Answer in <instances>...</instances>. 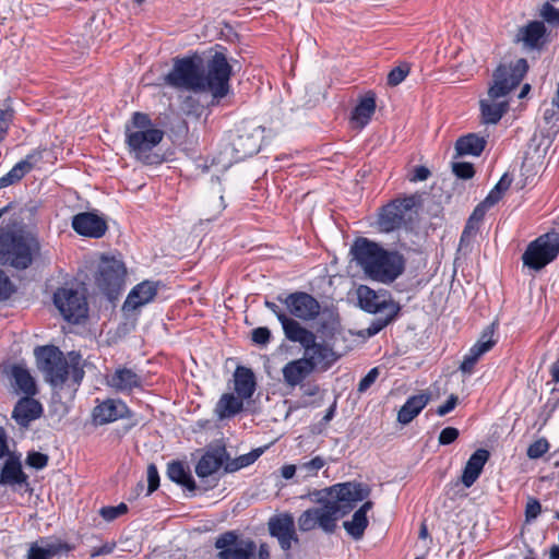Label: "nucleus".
I'll return each mask as SVG.
<instances>
[{"label": "nucleus", "mask_w": 559, "mask_h": 559, "mask_svg": "<svg viewBox=\"0 0 559 559\" xmlns=\"http://www.w3.org/2000/svg\"><path fill=\"white\" fill-rule=\"evenodd\" d=\"M429 401L430 395L427 393L409 396L397 413V421L402 425L409 424L420 414Z\"/></svg>", "instance_id": "30"}, {"label": "nucleus", "mask_w": 559, "mask_h": 559, "mask_svg": "<svg viewBox=\"0 0 559 559\" xmlns=\"http://www.w3.org/2000/svg\"><path fill=\"white\" fill-rule=\"evenodd\" d=\"M480 357L481 356L473 347H471L460 365V370L465 374H472L474 367Z\"/></svg>", "instance_id": "50"}, {"label": "nucleus", "mask_w": 559, "mask_h": 559, "mask_svg": "<svg viewBox=\"0 0 559 559\" xmlns=\"http://www.w3.org/2000/svg\"><path fill=\"white\" fill-rule=\"evenodd\" d=\"M73 549L74 546L58 537H40L29 544L26 559H60Z\"/></svg>", "instance_id": "16"}, {"label": "nucleus", "mask_w": 559, "mask_h": 559, "mask_svg": "<svg viewBox=\"0 0 559 559\" xmlns=\"http://www.w3.org/2000/svg\"><path fill=\"white\" fill-rule=\"evenodd\" d=\"M298 526L301 532H309L318 526L314 509H308L298 518Z\"/></svg>", "instance_id": "47"}, {"label": "nucleus", "mask_w": 559, "mask_h": 559, "mask_svg": "<svg viewBox=\"0 0 559 559\" xmlns=\"http://www.w3.org/2000/svg\"><path fill=\"white\" fill-rule=\"evenodd\" d=\"M542 21L552 27L559 28V9L550 2H545L539 9Z\"/></svg>", "instance_id": "42"}, {"label": "nucleus", "mask_w": 559, "mask_h": 559, "mask_svg": "<svg viewBox=\"0 0 559 559\" xmlns=\"http://www.w3.org/2000/svg\"><path fill=\"white\" fill-rule=\"evenodd\" d=\"M376 111V98L373 94H367L362 97L352 114V121L355 127L362 129L366 127Z\"/></svg>", "instance_id": "33"}, {"label": "nucleus", "mask_w": 559, "mask_h": 559, "mask_svg": "<svg viewBox=\"0 0 559 559\" xmlns=\"http://www.w3.org/2000/svg\"><path fill=\"white\" fill-rule=\"evenodd\" d=\"M43 159V153L39 150H34L25 156L19 164L28 174L40 160Z\"/></svg>", "instance_id": "52"}, {"label": "nucleus", "mask_w": 559, "mask_h": 559, "mask_svg": "<svg viewBox=\"0 0 559 559\" xmlns=\"http://www.w3.org/2000/svg\"><path fill=\"white\" fill-rule=\"evenodd\" d=\"M271 340V331L265 326L257 328L252 331V342L257 345H266Z\"/></svg>", "instance_id": "59"}, {"label": "nucleus", "mask_w": 559, "mask_h": 559, "mask_svg": "<svg viewBox=\"0 0 559 559\" xmlns=\"http://www.w3.org/2000/svg\"><path fill=\"white\" fill-rule=\"evenodd\" d=\"M107 384L119 392H129L142 384L141 377L130 368H118L107 378Z\"/></svg>", "instance_id": "26"}, {"label": "nucleus", "mask_w": 559, "mask_h": 559, "mask_svg": "<svg viewBox=\"0 0 559 559\" xmlns=\"http://www.w3.org/2000/svg\"><path fill=\"white\" fill-rule=\"evenodd\" d=\"M167 476L170 480L181 485L189 491H194L197 486L191 474L186 471L181 462H171L168 464Z\"/></svg>", "instance_id": "38"}, {"label": "nucleus", "mask_w": 559, "mask_h": 559, "mask_svg": "<svg viewBox=\"0 0 559 559\" xmlns=\"http://www.w3.org/2000/svg\"><path fill=\"white\" fill-rule=\"evenodd\" d=\"M333 490L335 491L336 498L333 502H340L342 512L345 515L352 511L358 502L367 499L370 495V489L367 486L356 483L337 484L333 487Z\"/></svg>", "instance_id": "19"}, {"label": "nucleus", "mask_w": 559, "mask_h": 559, "mask_svg": "<svg viewBox=\"0 0 559 559\" xmlns=\"http://www.w3.org/2000/svg\"><path fill=\"white\" fill-rule=\"evenodd\" d=\"M38 368L45 373L52 386L62 385L69 377L74 384H80L84 370L78 362L69 364L63 353L55 346H41L35 349Z\"/></svg>", "instance_id": "6"}, {"label": "nucleus", "mask_w": 559, "mask_h": 559, "mask_svg": "<svg viewBox=\"0 0 559 559\" xmlns=\"http://www.w3.org/2000/svg\"><path fill=\"white\" fill-rule=\"evenodd\" d=\"M373 507L371 501H366L352 516L350 521H345L343 526L347 534L352 536L355 540H359L362 538L364 533L368 526L367 513Z\"/></svg>", "instance_id": "31"}, {"label": "nucleus", "mask_w": 559, "mask_h": 559, "mask_svg": "<svg viewBox=\"0 0 559 559\" xmlns=\"http://www.w3.org/2000/svg\"><path fill=\"white\" fill-rule=\"evenodd\" d=\"M27 173L16 163L9 173L0 178V189L20 181Z\"/></svg>", "instance_id": "44"}, {"label": "nucleus", "mask_w": 559, "mask_h": 559, "mask_svg": "<svg viewBox=\"0 0 559 559\" xmlns=\"http://www.w3.org/2000/svg\"><path fill=\"white\" fill-rule=\"evenodd\" d=\"M231 67L223 52H215L202 69L201 59L185 57L175 59L165 83L171 87L199 92H210L214 99L225 97L229 92Z\"/></svg>", "instance_id": "1"}, {"label": "nucleus", "mask_w": 559, "mask_h": 559, "mask_svg": "<svg viewBox=\"0 0 559 559\" xmlns=\"http://www.w3.org/2000/svg\"><path fill=\"white\" fill-rule=\"evenodd\" d=\"M310 362L304 357L292 360L283 367V378L289 386H297L313 372Z\"/></svg>", "instance_id": "27"}, {"label": "nucleus", "mask_w": 559, "mask_h": 559, "mask_svg": "<svg viewBox=\"0 0 559 559\" xmlns=\"http://www.w3.org/2000/svg\"><path fill=\"white\" fill-rule=\"evenodd\" d=\"M27 173L16 163L9 173L0 178V189L20 181Z\"/></svg>", "instance_id": "46"}, {"label": "nucleus", "mask_w": 559, "mask_h": 559, "mask_svg": "<svg viewBox=\"0 0 559 559\" xmlns=\"http://www.w3.org/2000/svg\"><path fill=\"white\" fill-rule=\"evenodd\" d=\"M265 307L271 310L282 324L284 334L287 340L296 337V334L300 332V323L288 317L282 308L273 301L265 300Z\"/></svg>", "instance_id": "36"}, {"label": "nucleus", "mask_w": 559, "mask_h": 559, "mask_svg": "<svg viewBox=\"0 0 559 559\" xmlns=\"http://www.w3.org/2000/svg\"><path fill=\"white\" fill-rule=\"evenodd\" d=\"M27 395L20 399L12 412V418L21 427H27L32 421L41 417L44 408L40 402Z\"/></svg>", "instance_id": "23"}, {"label": "nucleus", "mask_w": 559, "mask_h": 559, "mask_svg": "<svg viewBox=\"0 0 559 559\" xmlns=\"http://www.w3.org/2000/svg\"><path fill=\"white\" fill-rule=\"evenodd\" d=\"M335 340L336 336L333 335L331 341L317 342L316 335L301 326L296 337L289 341L299 343L304 347V356L310 362L313 370L325 371L340 358L334 348Z\"/></svg>", "instance_id": "7"}, {"label": "nucleus", "mask_w": 559, "mask_h": 559, "mask_svg": "<svg viewBox=\"0 0 559 559\" xmlns=\"http://www.w3.org/2000/svg\"><path fill=\"white\" fill-rule=\"evenodd\" d=\"M486 146V140L475 133L461 136L455 144L459 155L479 156Z\"/></svg>", "instance_id": "35"}, {"label": "nucleus", "mask_w": 559, "mask_h": 559, "mask_svg": "<svg viewBox=\"0 0 559 559\" xmlns=\"http://www.w3.org/2000/svg\"><path fill=\"white\" fill-rule=\"evenodd\" d=\"M549 448V442L545 438H540L530 444L526 454L530 459L537 460L542 457L546 452H548Z\"/></svg>", "instance_id": "48"}, {"label": "nucleus", "mask_w": 559, "mask_h": 559, "mask_svg": "<svg viewBox=\"0 0 559 559\" xmlns=\"http://www.w3.org/2000/svg\"><path fill=\"white\" fill-rule=\"evenodd\" d=\"M27 173L16 163L9 173L0 178V189L20 181Z\"/></svg>", "instance_id": "45"}, {"label": "nucleus", "mask_w": 559, "mask_h": 559, "mask_svg": "<svg viewBox=\"0 0 559 559\" xmlns=\"http://www.w3.org/2000/svg\"><path fill=\"white\" fill-rule=\"evenodd\" d=\"M302 397L316 396L319 393V385L314 383H307L301 385Z\"/></svg>", "instance_id": "64"}, {"label": "nucleus", "mask_w": 559, "mask_h": 559, "mask_svg": "<svg viewBox=\"0 0 559 559\" xmlns=\"http://www.w3.org/2000/svg\"><path fill=\"white\" fill-rule=\"evenodd\" d=\"M261 454H262V450L257 449V450H253L247 454H242L233 460H229V457H228L225 461L224 472L225 473H234L241 468H245V467L253 464Z\"/></svg>", "instance_id": "39"}, {"label": "nucleus", "mask_w": 559, "mask_h": 559, "mask_svg": "<svg viewBox=\"0 0 559 559\" xmlns=\"http://www.w3.org/2000/svg\"><path fill=\"white\" fill-rule=\"evenodd\" d=\"M277 299L294 318L310 321L320 313L321 307L319 301L308 293L295 292L286 297L278 296Z\"/></svg>", "instance_id": "14"}, {"label": "nucleus", "mask_w": 559, "mask_h": 559, "mask_svg": "<svg viewBox=\"0 0 559 559\" xmlns=\"http://www.w3.org/2000/svg\"><path fill=\"white\" fill-rule=\"evenodd\" d=\"M384 317H378L371 321L369 326L367 328V333L369 336H373L382 331L386 325H389L397 314H393L392 311H384Z\"/></svg>", "instance_id": "43"}, {"label": "nucleus", "mask_w": 559, "mask_h": 559, "mask_svg": "<svg viewBox=\"0 0 559 559\" xmlns=\"http://www.w3.org/2000/svg\"><path fill=\"white\" fill-rule=\"evenodd\" d=\"M147 496H150L159 486V474L157 467L154 464H150L147 467Z\"/></svg>", "instance_id": "58"}, {"label": "nucleus", "mask_w": 559, "mask_h": 559, "mask_svg": "<svg viewBox=\"0 0 559 559\" xmlns=\"http://www.w3.org/2000/svg\"><path fill=\"white\" fill-rule=\"evenodd\" d=\"M263 134L264 128L261 126H241L225 150V153L230 156V163H237L257 154L261 148Z\"/></svg>", "instance_id": "9"}, {"label": "nucleus", "mask_w": 559, "mask_h": 559, "mask_svg": "<svg viewBox=\"0 0 559 559\" xmlns=\"http://www.w3.org/2000/svg\"><path fill=\"white\" fill-rule=\"evenodd\" d=\"M459 403V397L457 395L455 394H451L448 400L445 401L444 404L440 405L438 408H437V414L439 416H445L447 414H449L450 412H452L455 406L457 405Z\"/></svg>", "instance_id": "62"}, {"label": "nucleus", "mask_w": 559, "mask_h": 559, "mask_svg": "<svg viewBox=\"0 0 559 559\" xmlns=\"http://www.w3.org/2000/svg\"><path fill=\"white\" fill-rule=\"evenodd\" d=\"M158 286L157 283L152 281H143L136 286H134L131 292L128 294L122 309L126 312L134 311L151 301L154 300L157 295Z\"/></svg>", "instance_id": "22"}, {"label": "nucleus", "mask_w": 559, "mask_h": 559, "mask_svg": "<svg viewBox=\"0 0 559 559\" xmlns=\"http://www.w3.org/2000/svg\"><path fill=\"white\" fill-rule=\"evenodd\" d=\"M488 459L489 452L485 449H478L469 456L462 474V483L466 488L478 479Z\"/></svg>", "instance_id": "28"}, {"label": "nucleus", "mask_w": 559, "mask_h": 559, "mask_svg": "<svg viewBox=\"0 0 559 559\" xmlns=\"http://www.w3.org/2000/svg\"><path fill=\"white\" fill-rule=\"evenodd\" d=\"M0 484L9 486L27 484V475L23 472L20 457L15 454H10L4 462Z\"/></svg>", "instance_id": "29"}, {"label": "nucleus", "mask_w": 559, "mask_h": 559, "mask_svg": "<svg viewBox=\"0 0 559 559\" xmlns=\"http://www.w3.org/2000/svg\"><path fill=\"white\" fill-rule=\"evenodd\" d=\"M14 292V284L5 272L0 269V301L9 299Z\"/></svg>", "instance_id": "51"}, {"label": "nucleus", "mask_w": 559, "mask_h": 559, "mask_svg": "<svg viewBox=\"0 0 559 559\" xmlns=\"http://www.w3.org/2000/svg\"><path fill=\"white\" fill-rule=\"evenodd\" d=\"M38 238L25 230L0 228V264L15 270H26L39 254Z\"/></svg>", "instance_id": "4"}, {"label": "nucleus", "mask_w": 559, "mask_h": 559, "mask_svg": "<svg viewBox=\"0 0 559 559\" xmlns=\"http://www.w3.org/2000/svg\"><path fill=\"white\" fill-rule=\"evenodd\" d=\"M511 183L512 177L508 174H504L483 201V206L491 207L497 204L501 200L504 192L510 188Z\"/></svg>", "instance_id": "41"}, {"label": "nucleus", "mask_w": 559, "mask_h": 559, "mask_svg": "<svg viewBox=\"0 0 559 559\" xmlns=\"http://www.w3.org/2000/svg\"><path fill=\"white\" fill-rule=\"evenodd\" d=\"M131 417V412L121 400L107 399L98 403L92 412V419L95 425H106L118 419Z\"/></svg>", "instance_id": "18"}, {"label": "nucleus", "mask_w": 559, "mask_h": 559, "mask_svg": "<svg viewBox=\"0 0 559 559\" xmlns=\"http://www.w3.org/2000/svg\"><path fill=\"white\" fill-rule=\"evenodd\" d=\"M243 407V399L235 396L233 393L223 394L215 405V414L218 419L234 417L241 412Z\"/></svg>", "instance_id": "34"}, {"label": "nucleus", "mask_w": 559, "mask_h": 559, "mask_svg": "<svg viewBox=\"0 0 559 559\" xmlns=\"http://www.w3.org/2000/svg\"><path fill=\"white\" fill-rule=\"evenodd\" d=\"M13 118V110L9 107L0 109V142L4 140Z\"/></svg>", "instance_id": "53"}, {"label": "nucleus", "mask_w": 559, "mask_h": 559, "mask_svg": "<svg viewBox=\"0 0 559 559\" xmlns=\"http://www.w3.org/2000/svg\"><path fill=\"white\" fill-rule=\"evenodd\" d=\"M452 170L461 179H471L475 174L471 163H453Z\"/></svg>", "instance_id": "54"}, {"label": "nucleus", "mask_w": 559, "mask_h": 559, "mask_svg": "<svg viewBox=\"0 0 559 559\" xmlns=\"http://www.w3.org/2000/svg\"><path fill=\"white\" fill-rule=\"evenodd\" d=\"M408 74L407 67H396L390 71L388 74V84L391 86H396L402 83Z\"/></svg>", "instance_id": "55"}, {"label": "nucleus", "mask_w": 559, "mask_h": 559, "mask_svg": "<svg viewBox=\"0 0 559 559\" xmlns=\"http://www.w3.org/2000/svg\"><path fill=\"white\" fill-rule=\"evenodd\" d=\"M459 435H460V432L456 428L447 427V428L442 429L439 435V443L442 445L451 444L452 442H454L457 439Z\"/></svg>", "instance_id": "61"}, {"label": "nucleus", "mask_w": 559, "mask_h": 559, "mask_svg": "<svg viewBox=\"0 0 559 559\" xmlns=\"http://www.w3.org/2000/svg\"><path fill=\"white\" fill-rule=\"evenodd\" d=\"M430 176V170L425 166H416L412 173L411 181H425Z\"/></svg>", "instance_id": "63"}, {"label": "nucleus", "mask_w": 559, "mask_h": 559, "mask_svg": "<svg viewBox=\"0 0 559 559\" xmlns=\"http://www.w3.org/2000/svg\"><path fill=\"white\" fill-rule=\"evenodd\" d=\"M11 377L16 389L26 395H35L37 392L35 381L28 370L20 365H14L11 369Z\"/></svg>", "instance_id": "37"}, {"label": "nucleus", "mask_w": 559, "mask_h": 559, "mask_svg": "<svg viewBox=\"0 0 559 559\" xmlns=\"http://www.w3.org/2000/svg\"><path fill=\"white\" fill-rule=\"evenodd\" d=\"M516 41L530 50H540L547 43V28L543 21H531L516 34Z\"/></svg>", "instance_id": "21"}, {"label": "nucleus", "mask_w": 559, "mask_h": 559, "mask_svg": "<svg viewBox=\"0 0 559 559\" xmlns=\"http://www.w3.org/2000/svg\"><path fill=\"white\" fill-rule=\"evenodd\" d=\"M126 276L123 263L115 258H103L98 266L96 284L109 298H114L122 288Z\"/></svg>", "instance_id": "11"}, {"label": "nucleus", "mask_w": 559, "mask_h": 559, "mask_svg": "<svg viewBox=\"0 0 559 559\" xmlns=\"http://www.w3.org/2000/svg\"><path fill=\"white\" fill-rule=\"evenodd\" d=\"M215 547L219 550L217 559H254L257 551L252 539H239L233 531L219 535Z\"/></svg>", "instance_id": "13"}, {"label": "nucleus", "mask_w": 559, "mask_h": 559, "mask_svg": "<svg viewBox=\"0 0 559 559\" xmlns=\"http://www.w3.org/2000/svg\"><path fill=\"white\" fill-rule=\"evenodd\" d=\"M559 254V234L547 233L528 243L522 255L523 264L539 271L551 263Z\"/></svg>", "instance_id": "8"}, {"label": "nucleus", "mask_w": 559, "mask_h": 559, "mask_svg": "<svg viewBox=\"0 0 559 559\" xmlns=\"http://www.w3.org/2000/svg\"><path fill=\"white\" fill-rule=\"evenodd\" d=\"M53 304L62 317L72 323L86 318L88 307L83 293L78 289L61 287L53 294Z\"/></svg>", "instance_id": "10"}, {"label": "nucleus", "mask_w": 559, "mask_h": 559, "mask_svg": "<svg viewBox=\"0 0 559 559\" xmlns=\"http://www.w3.org/2000/svg\"><path fill=\"white\" fill-rule=\"evenodd\" d=\"M164 138V131L157 128L148 115L133 112L130 123L126 126V142L136 159L146 165L158 162V155L152 154Z\"/></svg>", "instance_id": "5"}, {"label": "nucleus", "mask_w": 559, "mask_h": 559, "mask_svg": "<svg viewBox=\"0 0 559 559\" xmlns=\"http://www.w3.org/2000/svg\"><path fill=\"white\" fill-rule=\"evenodd\" d=\"M415 205V197L397 199L386 204L382 207L381 213L379 214V228L384 233H390L400 228L407 219L412 218Z\"/></svg>", "instance_id": "12"}, {"label": "nucleus", "mask_w": 559, "mask_h": 559, "mask_svg": "<svg viewBox=\"0 0 559 559\" xmlns=\"http://www.w3.org/2000/svg\"><path fill=\"white\" fill-rule=\"evenodd\" d=\"M358 301L367 312L379 313L383 311H392L393 314H399L401 307L393 301L385 292H376L368 286L361 285L357 290Z\"/></svg>", "instance_id": "17"}, {"label": "nucleus", "mask_w": 559, "mask_h": 559, "mask_svg": "<svg viewBox=\"0 0 559 559\" xmlns=\"http://www.w3.org/2000/svg\"><path fill=\"white\" fill-rule=\"evenodd\" d=\"M379 368L374 367L369 370V372L359 381L358 383V392L364 393L366 392L378 379L379 377Z\"/></svg>", "instance_id": "57"}, {"label": "nucleus", "mask_w": 559, "mask_h": 559, "mask_svg": "<svg viewBox=\"0 0 559 559\" xmlns=\"http://www.w3.org/2000/svg\"><path fill=\"white\" fill-rule=\"evenodd\" d=\"M228 459L225 448H216L206 451L195 466V473L200 478L209 477L217 473Z\"/></svg>", "instance_id": "24"}, {"label": "nucleus", "mask_w": 559, "mask_h": 559, "mask_svg": "<svg viewBox=\"0 0 559 559\" xmlns=\"http://www.w3.org/2000/svg\"><path fill=\"white\" fill-rule=\"evenodd\" d=\"M26 463L36 469H41L48 464V456L40 452H29L26 457Z\"/></svg>", "instance_id": "56"}, {"label": "nucleus", "mask_w": 559, "mask_h": 559, "mask_svg": "<svg viewBox=\"0 0 559 559\" xmlns=\"http://www.w3.org/2000/svg\"><path fill=\"white\" fill-rule=\"evenodd\" d=\"M127 511H128L127 504L121 502L116 507H111V506L103 507L99 511V514L102 515V518L105 521L111 522V521L116 520L117 518L127 513Z\"/></svg>", "instance_id": "49"}, {"label": "nucleus", "mask_w": 559, "mask_h": 559, "mask_svg": "<svg viewBox=\"0 0 559 559\" xmlns=\"http://www.w3.org/2000/svg\"><path fill=\"white\" fill-rule=\"evenodd\" d=\"M313 509L318 522V527H320L325 533H333L336 528L337 520L345 515L342 512V506H340V502L326 501L325 503Z\"/></svg>", "instance_id": "25"}, {"label": "nucleus", "mask_w": 559, "mask_h": 559, "mask_svg": "<svg viewBox=\"0 0 559 559\" xmlns=\"http://www.w3.org/2000/svg\"><path fill=\"white\" fill-rule=\"evenodd\" d=\"M542 512L540 502L537 499L530 498L525 508V518L527 522L535 520Z\"/></svg>", "instance_id": "60"}, {"label": "nucleus", "mask_w": 559, "mask_h": 559, "mask_svg": "<svg viewBox=\"0 0 559 559\" xmlns=\"http://www.w3.org/2000/svg\"><path fill=\"white\" fill-rule=\"evenodd\" d=\"M269 533L276 538L283 551H288L299 544L295 520L290 513H281L272 516L267 522Z\"/></svg>", "instance_id": "15"}, {"label": "nucleus", "mask_w": 559, "mask_h": 559, "mask_svg": "<svg viewBox=\"0 0 559 559\" xmlns=\"http://www.w3.org/2000/svg\"><path fill=\"white\" fill-rule=\"evenodd\" d=\"M353 260L371 280L389 284L404 271V258L396 251L382 249L367 238H358L350 248Z\"/></svg>", "instance_id": "3"}, {"label": "nucleus", "mask_w": 559, "mask_h": 559, "mask_svg": "<svg viewBox=\"0 0 559 559\" xmlns=\"http://www.w3.org/2000/svg\"><path fill=\"white\" fill-rule=\"evenodd\" d=\"M326 465V461L321 455H317L308 461L298 464V476L301 479L317 477L320 469Z\"/></svg>", "instance_id": "40"}, {"label": "nucleus", "mask_w": 559, "mask_h": 559, "mask_svg": "<svg viewBox=\"0 0 559 559\" xmlns=\"http://www.w3.org/2000/svg\"><path fill=\"white\" fill-rule=\"evenodd\" d=\"M528 69L523 58L515 62L500 64L493 72V82L488 90V99L479 102L481 120L486 124H496L509 109L507 95L515 88Z\"/></svg>", "instance_id": "2"}, {"label": "nucleus", "mask_w": 559, "mask_h": 559, "mask_svg": "<svg viewBox=\"0 0 559 559\" xmlns=\"http://www.w3.org/2000/svg\"><path fill=\"white\" fill-rule=\"evenodd\" d=\"M234 388L243 400L250 399L255 391V379L251 369L239 366L234 372Z\"/></svg>", "instance_id": "32"}, {"label": "nucleus", "mask_w": 559, "mask_h": 559, "mask_svg": "<svg viewBox=\"0 0 559 559\" xmlns=\"http://www.w3.org/2000/svg\"><path fill=\"white\" fill-rule=\"evenodd\" d=\"M72 228L81 236L100 238L107 230V224L95 213L82 212L73 216Z\"/></svg>", "instance_id": "20"}]
</instances>
